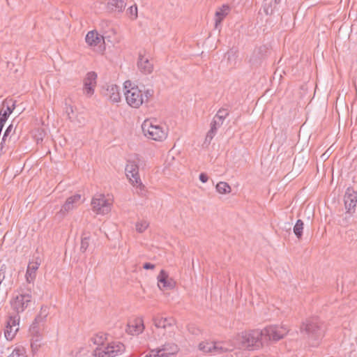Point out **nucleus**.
Returning <instances> with one entry per match:
<instances>
[{"label":"nucleus","mask_w":357,"mask_h":357,"mask_svg":"<svg viewBox=\"0 0 357 357\" xmlns=\"http://www.w3.org/2000/svg\"><path fill=\"white\" fill-rule=\"evenodd\" d=\"M127 0H109L108 8L112 10L121 13L126 8Z\"/></svg>","instance_id":"obj_26"},{"label":"nucleus","mask_w":357,"mask_h":357,"mask_svg":"<svg viewBox=\"0 0 357 357\" xmlns=\"http://www.w3.org/2000/svg\"><path fill=\"white\" fill-rule=\"evenodd\" d=\"M89 241H90V237L88 236H83L82 238L81 241V245H80V251L82 252H85L86 250L88 249L89 246Z\"/></svg>","instance_id":"obj_35"},{"label":"nucleus","mask_w":357,"mask_h":357,"mask_svg":"<svg viewBox=\"0 0 357 357\" xmlns=\"http://www.w3.org/2000/svg\"><path fill=\"white\" fill-rule=\"evenodd\" d=\"M267 52V48L266 46L262 45L257 48H256L250 59V64L255 67L257 68L261 66L263 59L264 58L265 54Z\"/></svg>","instance_id":"obj_15"},{"label":"nucleus","mask_w":357,"mask_h":357,"mask_svg":"<svg viewBox=\"0 0 357 357\" xmlns=\"http://www.w3.org/2000/svg\"><path fill=\"white\" fill-rule=\"evenodd\" d=\"M216 132H217V130L211 127V129L208 130V132L206 134V141L208 142V143H210L211 141L214 137V136L215 135Z\"/></svg>","instance_id":"obj_42"},{"label":"nucleus","mask_w":357,"mask_h":357,"mask_svg":"<svg viewBox=\"0 0 357 357\" xmlns=\"http://www.w3.org/2000/svg\"><path fill=\"white\" fill-rule=\"evenodd\" d=\"M81 198L82 197L79 194H75L68 197L56 216L59 219L63 218L68 212L76 208L82 203Z\"/></svg>","instance_id":"obj_10"},{"label":"nucleus","mask_w":357,"mask_h":357,"mask_svg":"<svg viewBox=\"0 0 357 357\" xmlns=\"http://www.w3.org/2000/svg\"><path fill=\"white\" fill-rule=\"evenodd\" d=\"M93 210L98 214L107 213L109 210V204L103 195H98L94 197L91 202Z\"/></svg>","instance_id":"obj_11"},{"label":"nucleus","mask_w":357,"mask_h":357,"mask_svg":"<svg viewBox=\"0 0 357 357\" xmlns=\"http://www.w3.org/2000/svg\"><path fill=\"white\" fill-rule=\"evenodd\" d=\"M281 1H282V0H274V3H275V5H278V4H279V3H281Z\"/></svg>","instance_id":"obj_52"},{"label":"nucleus","mask_w":357,"mask_h":357,"mask_svg":"<svg viewBox=\"0 0 357 357\" xmlns=\"http://www.w3.org/2000/svg\"><path fill=\"white\" fill-rule=\"evenodd\" d=\"M97 74L95 72H89L87 73L86 78L84 79V83L96 84Z\"/></svg>","instance_id":"obj_33"},{"label":"nucleus","mask_w":357,"mask_h":357,"mask_svg":"<svg viewBox=\"0 0 357 357\" xmlns=\"http://www.w3.org/2000/svg\"><path fill=\"white\" fill-rule=\"evenodd\" d=\"M153 94V91L152 89H147L145 91V98L146 100L144 101H147L149 98L152 97Z\"/></svg>","instance_id":"obj_47"},{"label":"nucleus","mask_w":357,"mask_h":357,"mask_svg":"<svg viewBox=\"0 0 357 357\" xmlns=\"http://www.w3.org/2000/svg\"><path fill=\"white\" fill-rule=\"evenodd\" d=\"M20 317L19 314H14L8 317L6 323H9L11 327H14L15 328L19 327Z\"/></svg>","instance_id":"obj_31"},{"label":"nucleus","mask_w":357,"mask_h":357,"mask_svg":"<svg viewBox=\"0 0 357 357\" xmlns=\"http://www.w3.org/2000/svg\"><path fill=\"white\" fill-rule=\"evenodd\" d=\"M124 84H125V88L126 89L128 87V84H129V86H130L131 83L130 81H126Z\"/></svg>","instance_id":"obj_51"},{"label":"nucleus","mask_w":357,"mask_h":357,"mask_svg":"<svg viewBox=\"0 0 357 357\" xmlns=\"http://www.w3.org/2000/svg\"><path fill=\"white\" fill-rule=\"evenodd\" d=\"M149 224L146 222H138L136 223V229L138 232L142 233L148 227Z\"/></svg>","instance_id":"obj_40"},{"label":"nucleus","mask_w":357,"mask_h":357,"mask_svg":"<svg viewBox=\"0 0 357 357\" xmlns=\"http://www.w3.org/2000/svg\"><path fill=\"white\" fill-rule=\"evenodd\" d=\"M264 342L270 340L278 341L287 334V328L282 326H270L261 330Z\"/></svg>","instance_id":"obj_7"},{"label":"nucleus","mask_w":357,"mask_h":357,"mask_svg":"<svg viewBox=\"0 0 357 357\" xmlns=\"http://www.w3.org/2000/svg\"><path fill=\"white\" fill-rule=\"evenodd\" d=\"M301 330L316 339L324 335V326L317 317H313L303 323Z\"/></svg>","instance_id":"obj_5"},{"label":"nucleus","mask_w":357,"mask_h":357,"mask_svg":"<svg viewBox=\"0 0 357 357\" xmlns=\"http://www.w3.org/2000/svg\"><path fill=\"white\" fill-rule=\"evenodd\" d=\"M228 115L229 112L225 108L220 109L215 114L216 119H220V121H224Z\"/></svg>","instance_id":"obj_38"},{"label":"nucleus","mask_w":357,"mask_h":357,"mask_svg":"<svg viewBox=\"0 0 357 357\" xmlns=\"http://www.w3.org/2000/svg\"><path fill=\"white\" fill-rule=\"evenodd\" d=\"M125 96L128 104L134 108L139 107L144 102L142 91L137 86L127 90Z\"/></svg>","instance_id":"obj_8"},{"label":"nucleus","mask_w":357,"mask_h":357,"mask_svg":"<svg viewBox=\"0 0 357 357\" xmlns=\"http://www.w3.org/2000/svg\"><path fill=\"white\" fill-rule=\"evenodd\" d=\"M267 0H264L263 10L266 15H271L273 13L274 8L272 7V3H266Z\"/></svg>","instance_id":"obj_36"},{"label":"nucleus","mask_w":357,"mask_h":357,"mask_svg":"<svg viewBox=\"0 0 357 357\" xmlns=\"http://www.w3.org/2000/svg\"><path fill=\"white\" fill-rule=\"evenodd\" d=\"M260 57H261V55L256 56V59H259V58H260Z\"/></svg>","instance_id":"obj_53"},{"label":"nucleus","mask_w":357,"mask_h":357,"mask_svg":"<svg viewBox=\"0 0 357 357\" xmlns=\"http://www.w3.org/2000/svg\"><path fill=\"white\" fill-rule=\"evenodd\" d=\"M139 158L138 155H135L132 160H128L126 166L125 171L127 177L134 186H136L137 192L141 195H146V190L144 185L142 183L139 176Z\"/></svg>","instance_id":"obj_2"},{"label":"nucleus","mask_w":357,"mask_h":357,"mask_svg":"<svg viewBox=\"0 0 357 357\" xmlns=\"http://www.w3.org/2000/svg\"><path fill=\"white\" fill-rule=\"evenodd\" d=\"M47 315L38 314L29 328V333L31 337H43Z\"/></svg>","instance_id":"obj_9"},{"label":"nucleus","mask_w":357,"mask_h":357,"mask_svg":"<svg viewBox=\"0 0 357 357\" xmlns=\"http://www.w3.org/2000/svg\"><path fill=\"white\" fill-rule=\"evenodd\" d=\"M357 204V192L352 188H348L344 195V206L347 213L354 211Z\"/></svg>","instance_id":"obj_14"},{"label":"nucleus","mask_w":357,"mask_h":357,"mask_svg":"<svg viewBox=\"0 0 357 357\" xmlns=\"http://www.w3.org/2000/svg\"><path fill=\"white\" fill-rule=\"evenodd\" d=\"M304 228V223L302 220H298L293 228L294 233L298 239H301L303 236V231Z\"/></svg>","instance_id":"obj_28"},{"label":"nucleus","mask_w":357,"mask_h":357,"mask_svg":"<svg viewBox=\"0 0 357 357\" xmlns=\"http://www.w3.org/2000/svg\"><path fill=\"white\" fill-rule=\"evenodd\" d=\"M42 339L43 337H31V348L33 354L37 352L41 347L40 342Z\"/></svg>","instance_id":"obj_32"},{"label":"nucleus","mask_w":357,"mask_h":357,"mask_svg":"<svg viewBox=\"0 0 357 357\" xmlns=\"http://www.w3.org/2000/svg\"><path fill=\"white\" fill-rule=\"evenodd\" d=\"M155 266L154 264L149 263V262L144 263L143 264V268L146 270H149V269L152 270L155 268Z\"/></svg>","instance_id":"obj_48"},{"label":"nucleus","mask_w":357,"mask_h":357,"mask_svg":"<svg viewBox=\"0 0 357 357\" xmlns=\"http://www.w3.org/2000/svg\"><path fill=\"white\" fill-rule=\"evenodd\" d=\"M229 6L227 5H223L219 10L215 12V26L217 29L218 26L221 24L223 19L229 14Z\"/></svg>","instance_id":"obj_25"},{"label":"nucleus","mask_w":357,"mask_h":357,"mask_svg":"<svg viewBox=\"0 0 357 357\" xmlns=\"http://www.w3.org/2000/svg\"><path fill=\"white\" fill-rule=\"evenodd\" d=\"M217 347H225L227 349V350L217 351L218 354H222L226 352L231 351L236 347L241 348L240 342L238 340V337L236 340L231 342H217Z\"/></svg>","instance_id":"obj_23"},{"label":"nucleus","mask_w":357,"mask_h":357,"mask_svg":"<svg viewBox=\"0 0 357 357\" xmlns=\"http://www.w3.org/2000/svg\"><path fill=\"white\" fill-rule=\"evenodd\" d=\"M158 350L162 357H171L178 352V349L176 344L171 343L162 345Z\"/></svg>","instance_id":"obj_24"},{"label":"nucleus","mask_w":357,"mask_h":357,"mask_svg":"<svg viewBox=\"0 0 357 357\" xmlns=\"http://www.w3.org/2000/svg\"><path fill=\"white\" fill-rule=\"evenodd\" d=\"M223 121H220V119H216V116H215L213 119V121L211 123V127L215 130H218V128L222 125Z\"/></svg>","instance_id":"obj_41"},{"label":"nucleus","mask_w":357,"mask_h":357,"mask_svg":"<svg viewBox=\"0 0 357 357\" xmlns=\"http://www.w3.org/2000/svg\"><path fill=\"white\" fill-rule=\"evenodd\" d=\"M8 357H26V350L23 347H17Z\"/></svg>","instance_id":"obj_30"},{"label":"nucleus","mask_w":357,"mask_h":357,"mask_svg":"<svg viewBox=\"0 0 357 357\" xmlns=\"http://www.w3.org/2000/svg\"><path fill=\"white\" fill-rule=\"evenodd\" d=\"M40 266V263L37 261H31L29 264L26 272V281L27 283L26 285V290L27 291L30 292L31 290V288L33 286V281L36 279V271L38 269Z\"/></svg>","instance_id":"obj_13"},{"label":"nucleus","mask_w":357,"mask_h":357,"mask_svg":"<svg viewBox=\"0 0 357 357\" xmlns=\"http://www.w3.org/2000/svg\"><path fill=\"white\" fill-rule=\"evenodd\" d=\"M137 64L138 69L144 75L151 74L153 70V64L141 53L139 54Z\"/></svg>","instance_id":"obj_17"},{"label":"nucleus","mask_w":357,"mask_h":357,"mask_svg":"<svg viewBox=\"0 0 357 357\" xmlns=\"http://www.w3.org/2000/svg\"><path fill=\"white\" fill-rule=\"evenodd\" d=\"M215 188L217 191L220 194H227L231 192V187L226 182L220 181L218 183Z\"/></svg>","instance_id":"obj_29"},{"label":"nucleus","mask_w":357,"mask_h":357,"mask_svg":"<svg viewBox=\"0 0 357 357\" xmlns=\"http://www.w3.org/2000/svg\"><path fill=\"white\" fill-rule=\"evenodd\" d=\"M284 228L287 230V231H291V226L289 223L287 222L284 224Z\"/></svg>","instance_id":"obj_50"},{"label":"nucleus","mask_w":357,"mask_h":357,"mask_svg":"<svg viewBox=\"0 0 357 357\" xmlns=\"http://www.w3.org/2000/svg\"><path fill=\"white\" fill-rule=\"evenodd\" d=\"M12 129H13V125L10 124L6 128V130L4 132V134H3L2 139H1V142L0 143V151H1V153L3 152V144L6 142V138L9 135V134L11 132Z\"/></svg>","instance_id":"obj_37"},{"label":"nucleus","mask_w":357,"mask_h":357,"mask_svg":"<svg viewBox=\"0 0 357 357\" xmlns=\"http://www.w3.org/2000/svg\"><path fill=\"white\" fill-rule=\"evenodd\" d=\"M199 180L202 182V183H206L208 179V175L206 174V173H201L199 174Z\"/></svg>","instance_id":"obj_46"},{"label":"nucleus","mask_w":357,"mask_h":357,"mask_svg":"<svg viewBox=\"0 0 357 357\" xmlns=\"http://www.w3.org/2000/svg\"><path fill=\"white\" fill-rule=\"evenodd\" d=\"M198 348L204 353H211L215 355L218 354L217 351L227 350L225 347H217V342H202L199 344Z\"/></svg>","instance_id":"obj_18"},{"label":"nucleus","mask_w":357,"mask_h":357,"mask_svg":"<svg viewBox=\"0 0 357 357\" xmlns=\"http://www.w3.org/2000/svg\"><path fill=\"white\" fill-rule=\"evenodd\" d=\"M158 286L162 291L173 289L176 286V282L169 276V274L165 271L161 270L157 277Z\"/></svg>","instance_id":"obj_12"},{"label":"nucleus","mask_w":357,"mask_h":357,"mask_svg":"<svg viewBox=\"0 0 357 357\" xmlns=\"http://www.w3.org/2000/svg\"><path fill=\"white\" fill-rule=\"evenodd\" d=\"M261 330H253L238 335L241 348L254 350L260 348L264 342Z\"/></svg>","instance_id":"obj_3"},{"label":"nucleus","mask_w":357,"mask_h":357,"mask_svg":"<svg viewBox=\"0 0 357 357\" xmlns=\"http://www.w3.org/2000/svg\"><path fill=\"white\" fill-rule=\"evenodd\" d=\"M19 327L14 328L10 326L9 323H6V329L4 331V335L7 340H12L15 336L16 333L18 331Z\"/></svg>","instance_id":"obj_27"},{"label":"nucleus","mask_w":357,"mask_h":357,"mask_svg":"<svg viewBox=\"0 0 357 357\" xmlns=\"http://www.w3.org/2000/svg\"><path fill=\"white\" fill-rule=\"evenodd\" d=\"M109 21H107V20H103L100 22V26L102 27H106V26H109Z\"/></svg>","instance_id":"obj_49"},{"label":"nucleus","mask_w":357,"mask_h":357,"mask_svg":"<svg viewBox=\"0 0 357 357\" xmlns=\"http://www.w3.org/2000/svg\"><path fill=\"white\" fill-rule=\"evenodd\" d=\"M158 349H153L150 351L149 354L146 355L144 357H162Z\"/></svg>","instance_id":"obj_44"},{"label":"nucleus","mask_w":357,"mask_h":357,"mask_svg":"<svg viewBox=\"0 0 357 357\" xmlns=\"http://www.w3.org/2000/svg\"><path fill=\"white\" fill-rule=\"evenodd\" d=\"M6 265H2L0 268V281H3L5 279V273H6Z\"/></svg>","instance_id":"obj_45"},{"label":"nucleus","mask_w":357,"mask_h":357,"mask_svg":"<svg viewBox=\"0 0 357 357\" xmlns=\"http://www.w3.org/2000/svg\"><path fill=\"white\" fill-rule=\"evenodd\" d=\"M104 96L107 97L112 102H118L121 99L119 87L115 84L108 85L104 92Z\"/></svg>","instance_id":"obj_20"},{"label":"nucleus","mask_w":357,"mask_h":357,"mask_svg":"<svg viewBox=\"0 0 357 357\" xmlns=\"http://www.w3.org/2000/svg\"><path fill=\"white\" fill-rule=\"evenodd\" d=\"M105 339L104 334H97L91 338V341L98 345L93 351L95 357H115L125 351L124 344L119 342H113L107 345L104 344Z\"/></svg>","instance_id":"obj_1"},{"label":"nucleus","mask_w":357,"mask_h":357,"mask_svg":"<svg viewBox=\"0 0 357 357\" xmlns=\"http://www.w3.org/2000/svg\"><path fill=\"white\" fill-rule=\"evenodd\" d=\"M86 42L91 46H97L104 43V37L96 31H89L86 36Z\"/></svg>","instance_id":"obj_22"},{"label":"nucleus","mask_w":357,"mask_h":357,"mask_svg":"<svg viewBox=\"0 0 357 357\" xmlns=\"http://www.w3.org/2000/svg\"><path fill=\"white\" fill-rule=\"evenodd\" d=\"M127 14L132 19L137 17V7L136 5L131 6L127 10Z\"/></svg>","instance_id":"obj_39"},{"label":"nucleus","mask_w":357,"mask_h":357,"mask_svg":"<svg viewBox=\"0 0 357 357\" xmlns=\"http://www.w3.org/2000/svg\"><path fill=\"white\" fill-rule=\"evenodd\" d=\"M3 106L6 107V109L0 111V122L4 124L9 115L13 112L15 107V101L10 100H5L3 102Z\"/></svg>","instance_id":"obj_19"},{"label":"nucleus","mask_w":357,"mask_h":357,"mask_svg":"<svg viewBox=\"0 0 357 357\" xmlns=\"http://www.w3.org/2000/svg\"><path fill=\"white\" fill-rule=\"evenodd\" d=\"M96 85L84 83V93H85L88 97H91L94 93V87Z\"/></svg>","instance_id":"obj_34"},{"label":"nucleus","mask_w":357,"mask_h":357,"mask_svg":"<svg viewBox=\"0 0 357 357\" xmlns=\"http://www.w3.org/2000/svg\"><path fill=\"white\" fill-rule=\"evenodd\" d=\"M66 113L67 114V116L70 120H72L73 118V107L70 105H68L67 102H66Z\"/></svg>","instance_id":"obj_43"},{"label":"nucleus","mask_w":357,"mask_h":357,"mask_svg":"<svg viewBox=\"0 0 357 357\" xmlns=\"http://www.w3.org/2000/svg\"><path fill=\"white\" fill-rule=\"evenodd\" d=\"M154 325L157 328H165L167 326H170L174 324V319L172 317H162L160 314L154 317L153 319Z\"/></svg>","instance_id":"obj_21"},{"label":"nucleus","mask_w":357,"mask_h":357,"mask_svg":"<svg viewBox=\"0 0 357 357\" xmlns=\"http://www.w3.org/2000/svg\"><path fill=\"white\" fill-rule=\"evenodd\" d=\"M144 329L143 320L141 318H136L128 322L126 331L132 335H137L142 333Z\"/></svg>","instance_id":"obj_16"},{"label":"nucleus","mask_w":357,"mask_h":357,"mask_svg":"<svg viewBox=\"0 0 357 357\" xmlns=\"http://www.w3.org/2000/svg\"><path fill=\"white\" fill-rule=\"evenodd\" d=\"M22 294L16 296L10 301V305L15 312H22L27 310L31 303V295L24 292L21 288Z\"/></svg>","instance_id":"obj_6"},{"label":"nucleus","mask_w":357,"mask_h":357,"mask_svg":"<svg viewBox=\"0 0 357 357\" xmlns=\"http://www.w3.org/2000/svg\"><path fill=\"white\" fill-rule=\"evenodd\" d=\"M142 130L144 136L155 141H162L167 135L166 130L159 125L154 124L153 121L149 119L143 122Z\"/></svg>","instance_id":"obj_4"}]
</instances>
